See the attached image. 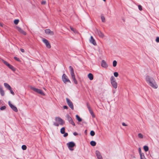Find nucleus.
I'll return each mask as SVG.
<instances>
[{"mask_svg": "<svg viewBox=\"0 0 159 159\" xmlns=\"http://www.w3.org/2000/svg\"><path fill=\"white\" fill-rule=\"evenodd\" d=\"M145 80L147 83L151 87L154 89L157 88L158 85L154 79L152 77L148 75L146 77Z\"/></svg>", "mask_w": 159, "mask_h": 159, "instance_id": "f257e3e1", "label": "nucleus"}, {"mask_svg": "<svg viewBox=\"0 0 159 159\" xmlns=\"http://www.w3.org/2000/svg\"><path fill=\"white\" fill-rule=\"evenodd\" d=\"M70 71V74L71 78L73 80L74 83L77 84V81L76 80L75 77V74L74 73V70L73 67L71 66H70L69 67Z\"/></svg>", "mask_w": 159, "mask_h": 159, "instance_id": "f03ea898", "label": "nucleus"}, {"mask_svg": "<svg viewBox=\"0 0 159 159\" xmlns=\"http://www.w3.org/2000/svg\"><path fill=\"white\" fill-rule=\"evenodd\" d=\"M110 80L112 87L115 89H116L117 87V84L114 76H112L111 77Z\"/></svg>", "mask_w": 159, "mask_h": 159, "instance_id": "7ed1b4c3", "label": "nucleus"}, {"mask_svg": "<svg viewBox=\"0 0 159 159\" xmlns=\"http://www.w3.org/2000/svg\"><path fill=\"white\" fill-rule=\"evenodd\" d=\"M30 88L34 91V92L39 93L42 95L44 96L45 95V94L43 93V92L40 89L36 88L34 87H32V86L30 87Z\"/></svg>", "mask_w": 159, "mask_h": 159, "instance_id": "20e7f679", "label": "nucleus"}, {"mask_svg": "<svg viewBox=\"0 0 159 159\" xmlns=\"http://www.w3.org/2000/svg\"><path fill=\"white\" fill-rule=\"evenodd\" d=\"M67 145L70 151H73V148L75 146V143L73 142H70L67 143Z\"/></svg>", "mask_w": 159, "mask_h": 159, "instance_id": "39448f33", "label": "nucleus"}, {"mask_svg": "<svg viewBox=\"0 0 159 159\" xmlns=\"http://www.w3.org/2000/svg\"><path fill=\"white\" fill-rule=\"evenodd\" d=\"M66 102L69 107L72 109H74V106L72 102L68 98H66Z\"/></svg>", "mask_w": 159, "mask_h": 159, "instance_id": "423d86ee", "label": "nucleus"}, {"mask_svg": "<svg viewBox=\"0 0 159 159\" xmlns=\"http://www.w3.org/2000/svg\"><path fill=\"white\" fill-rule=\"evenodd\" d=\"M55 120L59 123V125H63L64 124V121L60 118L59 117H56Z\"/></svg>", "mask_w": 159, "mask_h": 159, "instance_id": "0eeeda50", "label": "nucleus"}, {"mask_svg": "<svg viewBox=\"0 0 159 159\" xmlns=\"http://www.w3.org/2000/svg\"><path fill=\"white\" fill-rule=\"evenodd\" d=\"M95 33L96 34H97L101 38H103L104 37V35L102 32L100 30L96 29L95 31Z\"/></svg>", "mask_w": 159, "mask_h": 159, "instance_id": "6e6552de", "label": "nucleus"}, {"mask_svg": "<svg viewBox=\"0 0 159 159\" xmlns=\"http://www.w3.org/2000/svg\"><path fill=\"white\" fill-rule=\"evenodd\" d=\"M66 118L68 120L70 124L74 126H75V124L73 121L72 118L69 116V115H66Z\"/></svg>", "mask_w": 159, "mask_h": 159, "instance_id": "1a4fd4ad", "label": "nucleus"}, {"mask_svg": "<svg viewBox=\"0 0 159 159\" xmlns=\"http://www.w3.org/2000/svg\"><path fill=\"white\" fill-rule=\"evenodd\" d=\"M62 80L63 82L66 83L67 82H70V80L68 79L66 74H64L62 76Z\"/></svg>", "mask_w": 159, "mask_h": 159, "instance_id": "9d476101", "label": "nucleus"}, {"mask_svg": "<svg viewBox=\"0 0 159 159\" xmlns=\"http://www.w3.org/2000/svg\"><path fill=\"white\" fill-rule=\"evenodd\" d=\"M8 104L10 107L11 109L16 112L18 111V110L16 107L13 105L10 102V101L8 102Z\"/></svg>", "mask_w": 159, "mask_h": 159, "instance_id": "9b49d317", "label": "nucleus"}, {"mask_svg": "<svg viewBox=\"0 0 159 159\" xmlns=\"http://www.w3.org/2000/svg\"><path fill=\"white\" fill-rule=\"evenodd\" d=\"M43 42L45 44L46 47L48 48H51V46L50 43H49L48 40L45 39H43Z\"/></svg>", "mask_w": 159, "mask_h": 159, "instance_id": "f8f14e48", "label": "nucleus"}, {"mask_svg": "<svg viewBox=\"0 0 159 159\" xmlns=\"http://www.w3.org/2000/svg\"><path fill=\"white\" fill-rule=\"evenodd\" d=\"M45 32L47 34H50L51 35H53L54 34V32L53 31H51L49 29H47L45 30Z\"/></svg>", "mask_w": 159, "mask_h": 159, "instance_id": "ddd939ff", "label": "nucleus"}, {"mask_svg": "<svg viewBox=\"0 0 159 159\" xmlns=\"http://www.w3.org/2000/svg\"><path fill=\"white\" fill-rule=\"evenodd\" d=\"M101 66L102 67L105 68H107L108 66L107 64L106 61L104 60H102V61Z\"/></svg>", "mask_w": 159, "mask_h": 159, "instance_id": "4468645a", "label": "nucleus"}, {"mask_svg": "<svg viewBox=\"0 0 159 159\" xmlns=\"http://www.w3.org/2000/svg\"><path fill=\"white\" fill-rule=\"evenodd\" d=\"M89 42L94 45L96 46L97 45L96 42L92 36H91L90 39H89Z\"/></svg>", "mask_w": 159, "mask_h": 159, "instance_id": "2eb2a0df", "label": "nucleus"}, {"mask_svg": "<svg viewBox=\"0 0 159 159\" xmlns=\"http://www.w3.org/2000/svg\"><path fill=\"white\" fill-rule=\"evenodd\" d=\"M88 108L89 110V111L90 114H91L92 117L93 118H94L95 117L94 114L93 112V111L91 110V108L90 106H89L88 105Z\"/></svg>", "mask_w": 159, "mask_h": 159, "instance_id": "dca6fc26", "label": "nucleus"}, {"mask_svg": "<svg viewBox=\"0 0 159 159\" xmlns=\"http://www.w3.org/2000/svg\"><path fill=\"white\" fill-rule=\"evenodd\" d=\"M18 30L21 34L25 35L26 33L22 29L19 27H17Z\"/></svg>", "mask_w": 159, "mask_h": 159, "instance_id": "f3484780", "label": "nucleus"}, {"mask_svg": "<svg viewBox=\"0 0 159 159\" xmlns=\"http://www.w3.org/2000/svg\"><path fill=\"white\" fill-rule=\"evenodd\" d=\"M4 86L5 87L7 88L8 90H10L11 87L10 86V85L8 84L7 83H4Z\"/></svg>", "mask_w": 159, "mask_h": 159, "instance_id": "a211bd4d", "label": "nucleus"}, {"mask_svg": "<svg viewBox=\"0 0 159 159\" xmlns=\"http://www.w3.org/2000/svg\"><path fill=\"white\" fill-rule=\"evenodd\" d=\"M0 93L2 96H3L4 95V91L2 89V86L0 85Z\"/></svg>", "mask_w": 159, "mask_h": 159, "instance_id": "6ab92c4d", "label": "nucleus"}, {"mask_svg": "<svg viewBox=\"0 0 159 159\" xmlns=\"http://www.w3.org/2000/svg\"><path fill=\"white\" fill-rule=\"evenodd\" d=\"M88 77L90 80H92L93 79V74L90 73L88 75Z\"/></svg>", "mask_w": 159, "mask_h": 159, "instance_id": "aec40b11", "label": "nucleus"}, {"mask_svg": "<svg viewBox=\"0 0 159 159\" xmlns=\"http://www.w3.org/2000/svg\"><path fill=\"white\" fill-rule=\"evenodd\" d=\"M96 154L97 158H99V157H100L102 156L100 152L98 151H96Z\"/></svg>", "mask_w": 159, "mask_h": 159, "instance_id": "412c9836", "label": "nucleus"}, {"mask_svg": "<svg viewBox=\"0 0 159 159\" xmlns=\"http://www.w3.org/2000/svg\"><path fill=\"white\" fill-rule=\"evenodd\" d=\"M90 143V144L91 145V146H95L96 144V142L93 141H91Z\"/></svg>", "mask_w": 159, "mask_h": 159, "instance_id": "4be33fe9", "label": "nucleus"}, {"mask_svg": "<svg viewBox=\"0 0 159 159\" xmlns=\"http://www.w3.org/2000/svg\"><path fill=\"white\" fill-rule=\"evenodd\" d=\"M76 117L77 120L79 122H81L82 121V119L78 115H76Z\"/></svg>", "mask_w": 159, "mask_h": 159, "instance_id": "5701e85b", "label": "nucleus"}, {"mask_svg": "<svg viewBox=\"0 0 159 159\" xmlns=\"http://www.w3.org/2000/svg\"><path fill=\"white\" fill-rule=\"evenodd\" d=\"M9 68L13 71H15L16 70L15 68L11 65L9 66Z\"/></svg>", "mask_w": 159, "mask_h": 159, "instance_id": "b1692460", "label": "nucleus"}, {"mask_svg": "<svg viewBox=\"0 0 159 159\" xmlns=\"http://www.w3.org/2000/svg\"><path fill=\"white\" fill-rule=\"evenodd\" d=\"M61 133L62 134H64L65 132V129L64 127H62L61 129Z\"/></svg>", "mask_w": 159, "mask_h": 159, "instance_id": "393cba45", "label": "nucleus"}, {"mask_svg": "<svg viewBox=\"0 0 159 159\" xmlns=\"http://www.w3.org/2000/svg\"><path fill=\"white\" fill-rule=\"evenodd\" d=\"M101 19L102 22H104L105 21V18L103 15H101Z\"/></svg>", "mask_w": 159, "mask_h": 159, "instance_id": "a878e982", "label": "nucleus"}, {"mask_svg": "<svg viewBox=\"0 0 159 159\" xmlns=\"http://www.w3.org/2000/svg\"><path fill=\"white\" fill-rule=\"evenodd\" d=\"M143 149L145 152H147L148 150V147L147 146H144L143 147Z\"/></svg>", "mask_w": 159, "mask_h": 159, "instance_id": "bb28decb", "label": "nucleus"}, {"mask_svg": "<svg viewBox=\"0 0 159 159\" xmlns=\"http://www.w3.org/2000/svg\"><path fill=\"white\" fill-rule=\"evenodd\" d=\"M140 159H144L145 156L143 153H140Z\"/></svg>", "mask_w": 159, "mask_h": 159, "instance_id": "cd10ccee", "label": "nucleus"}, {"mask_svg": "<svg viewBox=\"0 0 159 159\" xmlns=\"http://www.w3.org/2000/svg\"><path fill=\"white\" fill-rule=\"evenodd\" d=\"M117 62L116 60H114L113 62V66L114 67H116L117 65Z\"/></svg>", "mask_w": 159, "mask_h": 159, "instance_id": "c85d7f7f", "label": "nucleus"}, {"mask_svg": "<svg viewBox=\"0 0 159 159\" xmlns=\"http://www.w3.org/2000/svg\"><path fill=\"white\" fill-rule=\"evenodd\" d=\"M138 136L139 138L140 139H142L143 138V136L141 133H139L138 134Z\"/></svg>", "mask_w": 159, "mask_h": 159, "instance_id": "c756f323", "label": "nucleus"}, {"mask_svg": "<svg viewBox=\"0 0 159 159\" xmlns=\"http://www.w3.org/2000/svg\"><path fill=\"white\" fill-rule=\"evenodd\" d=\"M19 22V20L18 19H16L14 20V23L15 25H17Z\"/></svg>", "mask_w": 159, "mask_h": 159, "instance_id": "7c9ffc66", "label": "nucleus"}, {"mask_svg": "<svg viewBox=\"0 0 159 159\" xmlns=\"http://www.w3.org/2000/svg\"><path fill=\"white\" fill-rule=\"evenodd\" d=\"M90 134L92 136H93L94 135L95 133L92 130L90 132Z\"/></svg>", "mask_w": 159, "mask_h": 159, "instance_id": "2f4dec72", "label": "nucleus"}, {"mask_svg": "<svg viewBox=\"0 0 159 159\" xmlns=\"http://www.w3.org/2000/svg\"><path fill=\"white\" fill-rule=\"evenodd\" d=\"M27 147L25 145H23L22 146V148L23 150H25L26 149Z\"/></svg>", "mask_w": 159, "mask_h": 159, "instance_id": "473e14b6", "label": "nucleus"}, {"mask_svg": "<svg viewBox=\"0 0 159 159\" xmlns=\"http://www.w3.org/2000/svg\"><path fill=\"white\" fill-rule=\"evenodd\" d=\"M114 76L115 77H117L118 76V72H115L114 73Z\"/></svg>", "mask_w": 159, "mask_h": 159, "instance_id": "72a5a7b5", "label": "nucleus"}, {"mask_svg": "<svg viewBox=\"0 0 159 159\" xmlns=\"http://www.w3.org/2000/svg\"><path fill=\"white\" fill-rule=\"evenodd\" d=\"M6 108V107L5 106H3L1 107L0 108V109L1 110H4Z\"/></svg>", "mask_w": 159, "mask_h": 159, "instance_id": "f704fd0d", "label": "nucleus"}, {"mask_svg": "<svg viewBox=\"0 0 159 159\" xmlns=\"http://www.w3.org/2000/svg\"><path fill=\"white\" fill-rule=\"evenodd\" d=\"M70 29H71V30L72 31H73L75 33L76 32V30H74V29L71 26H70Z\"/></svg>", "mask_w": 159, "mask_h": 159, "instance_id": "c9c22d12", "label": "nucleus"}, {"mask_svg": "<svg viewBox=\"0 0 159 159\" xmlns=\"http://www.w3.org/2000/svg\"><path fill=\"white\" fill-rule=\"evenodd\" d=\"M10 91L11 93L13 95H14L15 93L12 90L11 88L10 90H9Z\"/></svg>", "mask_w": 159, "mask_h": 159, "instance_id": "e433bc0d", "label": "nucleus"}, {"mask_svg": "<svg viewBox=\"0 0 159 159\" xmlns=\"http://www.w3.org/2000/svg\"><path fill=\"white\" fill-rule=\"evenodd\" d=\"M138 8L139 10L140 11H141L142 10V7L140 5H139L138 6Z\"/></svg>", "mask_w": 159, "mask_h": 159, "instance_id": "4c0bfd02", "label": "nucleus"}, {"mask_svg": "<svg viewBox=\"0 0 159 159\" xmlns=\"http://www.w3.org/2000/svg\"><path fill=\"white\" fill-rule=\"evenodd\" d=\"M14 58L16 60V61H20V60L19 59V58L16 57H14Z\"/></svg>", "mask_w": 159, "mask_h": 159, "instance_id": "58836bf2", "label": "nucleus"}, {"mask_svg": "<svg viewBox=\"0 0 159 159\" xmlns=\"http://www.w3.org/2000/svg\"><path fill=\"white\" fill-rule=\"evenodd\" d=\"M2 61L6 65H7V64L8 63L7 61H4V60H2Z\"/></svg>", "mask_w": 159, "mask_h": 159, "instance_id": "ea45409f", "label": "nucleus"}, {"mask_svg": "<svg viewBox=\"0 0 159 159\" xmlns=\"http://www.w3.org/2000/svg\"><path fill=\"white\" fill-rule=\"evenodd\" d=\"M156 41L157 43H159V37H157V38L156 39Z\"/></svg>", "mask_w": 159, "mask_h": 159, "instance_id": "a19ab883", "label": "nucleus"}, {"mask_svg": "<svg viewBox=\"0 0 159 159\" xmlns=\"http://www.w3.org/2000/svg\"><path fill=\"white\" fill-rule=\"evenodd\" d=\"M68 135V134L67 133H64V134L63 135L64 137H66Z\"/></svg>", "mask_w": 159, "mask_h": 159, "instance_id": "79ce46f5", "label": "nucleus"}, {"mask_svg": "<svg viewBox=\"0 0 159 159\" xmlns=\"http://www.w3.org/2000/svg\"><path fill=\"white\" fill-rule=\"evenodd\" d=\"M41 3L42 4L44 5L46 4V2L45 1H43Z\"/></svg>", "mask_w": 159, "mask_h": 159, "instance_id": "37998d69", "label": "nucleus"}, {"mask_svg": "<svg viewBox=\"0 0 159 159\" xmlns=\"http://www.w3.org/2000/svg\"><path fill=\"white\" fill-rule=\"evenodd\" d=\"M54 125H55L56 126H58L59 125V124L56 123H54Z\"/></svg>", "mask_w": 159, "mask_h": 159, "instance_id": "c03bdc74", "label": "nucleus"}, {"mask_svg": "<svg viewBox=\"0 0 159 159\" xmlns=\"http://www.w3.org/2000/svg\"><path fill=\"white\" fill-rule=\"evenodd\" d=\"M63 108L64 109H68V107L67 106H63Z\"/></svg>", "mask_w": 159, "mask_h": 159, "instance_id": "a18cd8bd", "label": "nucleus"}, {"mask_svg": "<svg viewBox=\"0 0 159 159\" xmlns=\"http://www.w3.org/2000/svg\"><path fill=\"white\" fill-rule=\"evenodd\" d=\"M20 50L22 52H25V50L21 48Z\"/></svg>", "mask_w": 159, "mask_h": 159, "instance_id": "49530a36", "label": "nucleus"}, {"mask_svg": "<svg viewBox=\"0 0 159 159\" xmlns=\"http://www.w3.org/2000/svg\"><path fill=\"white\" fill-rule=\"evenodd\" d=\"M73 134L75 135V136H76L77 135H78V133L76 132H75L74 133H73Z\"/></svg>", "mask_w": 159, "mask_h": 159, "instance_id": "de8ad7c7", "label": "nucleus"}, {"mask_svg": "<svg viewBox=\"0 0 159 159\" xmlns=\"http://www.w3.org/2000/svg\"><path fill=\"white\" fill-rule=\"evenodd\" d=\"M122 125L123 126H127V125L124 122H123L122 123Z\"/></svg>", "mask_w": 159, "mask_h": 159, "instance_id": "09e8293b", "label": "nucleus"}, {"mask_svg": "<svg viewBox=\"0 0 159 159\" xmlns=\"http://www.w3.org/2000/svg\"><path fill=\"white\" fill-rule=\"evenodd\" d=\"M10 64H9V63H8L7 65H6L8 67H9V66H10Z\"/></svg>", "mask_w": 159, "mask_h": 159, "instance_id": "8fccbe9b", "label": "nucleus"}, {"mask_svg": "<svg viewBox=\"0 0 159 159\" xmlns=\"http://www.w3.org/2000/svg\"><path fill=\"white\" fill-rule=\"evenodd\" d=\"M98 159H102V156L101 157H99V158H97Z\"/></svg>", "mask_w": 159, "mask_h": 159, "instance_id": "3c124183", "label": "nucleus"}, {"mask_svg": "<svg viewBox=\"0 0 159 159\" xmlns=\"http://www.w3.org/2000/svg\"><path fill=\"white\" fill-rule=\"evenodd\" d=\"M0 26H1V27L3 26V24L0 22Z\"/></svg>", "mask_w": 159, "mask_h": 159, "instance_id": "603ef678", "label": "nucleus"}, {"mask_svg": "<svg viewBox=\"0 0 159 159\" xmlns=\"http://www.w3.org/2000/svg\"><path fill=\"white\" fill-rule=\"evenodd\" d=\"M139 154H140V153H141V149L140 148H139Z\"/></svg>", "mask_w": 159, "mask_h": 159, "instance_id": "864d4df0", "label": "nucleus"}, {"mask_svg": "<svg viewBox=\"0 0 159 159\" xmlns=\"http://www.w3.org/2000/svg\"><path fill=\"white\" fill-rule=\"evenodd\" d=\"M103 1H105L106 0H103Z\"/></svg>", "mask_w": 159, "mask_h": 159, "instance_id": "5fc2aeb1", "label": "nucleus"}]
</instances>
